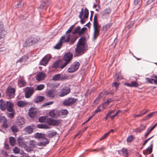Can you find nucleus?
Wrapping results in <instances>:
<instances>
[{
  "label": "nucleus",
  "instance_id": "4c0bfd02",
  "mask_svg": "<svg viewBox=\"0 0 157 157\" xmlns=\"http://www.w3.org/2000/svg\"><path fill=\"white\" fill-rule=\"evenodd\" d=\"M109 135V132H107L105 133L104 135H103L102 137L100 138L99 140H97L96 142L94 144V145H95L96 143L97 142H99L100 141H101V140H103L105 139L108 135Z\"/></svg>",
  "mask_w": 157,
  "mask_h": 157
},
{
  "label": "nucleus",
  "instance_id": "6e6d98bb",
  "mask_svg": "<svg viewBox=\"0 0 157 157\" xmlns=\"http://www.w3.org/2000/svg\"><path fill=\"white\" fill-rule=\"evenodd\" d=\"M122 151L123 154L124 155L125 157L128 156L127 151L125 148H123L122 149Z\"/></svg>",
  "mask_w": 157,
  "mask_h": 157
},
{
  "label": "nucleus",
  "instance_id": "a18cd8bd",
  "mask_svg": "<svg viewBox=\"0 0 157 157\" xmlns=\"http://www.w3.org/2000/svg\"><path fill=\"white\" fill-rule=\"evenodd\" d=\"M93 28H100V26L99 25L98 22L97 21H94L93 22Z\"/></svg>",
  "mask_w": 157,
  "mask_h": 157
},
{
  "label": "nucleus",
  "instance_id": "de8ad7c7",
  "mask_svg": "<svg viewBox=\"0 0 157 157\" xmlns=\"http://www.w3.org/2000/svg\"><path fill=\"white\" fill-rule=\"evenodd\" d=\"M111 25V24H108L103 27V29L104 30L106 31L109 29Z\"/></svg>",
  "mask_w": 157,
  "mask_h": 157
},
{
  "label": "nucleus",
  "instance_id": "e433bc0d",
  "mask_svg": "<svg viewBox=\"0 0 157 157\" xmlns=\"http://www.w3.org/2000/svg\"><path fill=\"white\" fill-rule=\"evenodd\" d=\"M9 142L10 145L12 146L14 145L16 143V140L13 137H10L9 138Z\"/></svg>",
  "mask_w": 157,
  "mask_h": 157
},
{
  "label": "nucleus",
  "instance_id": "c9c22d12",
  "mask_svg": "<svg viewBox=\"0 0 157 157\" xmlns=\"http://www.w3.org/2000/svg\"><path fill=\"white\" fill-rule=\"evenodd\" d=\"M29 143L30 147H35L37 145L36 142L33 140H30Z\"/></svg>",
  "mask_w": 157,
  "mask_h": 157
},
{
  "label": "nucleus",
  "instance_id": "58836bf2",
  "mask_svg": "<svg viewBox=\"0 0 157 157\" xmlns=\"http://www.w3.org/2000/svg\"><path fill=\"white\" fill-rule=\"evenodd\" d=\"M11 129L13 133L17 132L18 131V129L17 126L15 125H13L11 127Z\"/></svg>",
  "mask_w": 157,
  "mask_h": 157
},
{
  "label": "nucleus",
  "instance_id": "473e14b6",
  "mask_svg": "<svg viewBox=\"0 0 157 157\" xmlns=\"http://www.w3.org/2000/svg\"><path fill=\"white\" fill-rule=\"evenodd\" d=\"M7 106L6 108V109L9 112H12L13 111V109L12 106H13V104L10 102H7Z\"/></svg>",
  "mask_w": 157,
  "mask_h": 157
},
{
  "label": "nucleus",
  "instance_id": "ddd939ff",
  "mask_svg": "<svg viewBox=\"0 0 157 157\" xmlns=\"http://www.w3.org/2000/svg\"><path fill=\"white\" fill-rule=\"evenodd\" d=\"M53 67L56 68H59L61 69H63L65 66H63V63L60 60L56 61L54 63L53 65Z\"/></svg>",
  "mask_w": 157,
  "mask_h": 157
},
{
  "label": "nucleus",
  "instance_id": "f704fd0d",
  "mask_svg": "<svg viewBox=\"0 0 157 157\" xmlns=\"http://www.w3.org/2000/svg\"><path fill=\"white\" fill-rule=\"evenodd\" d=\"M37 127L40 128L48 129L50 127L47 124H39L37 125Z\"/></svg>",
  "mask_w": 157,
  "mask_h": 157
},
{
  "label": "nucleus",
  "instance_id": "680f3d73",
  "mask_svg": "<svg viewBox=\"0 0 157 157\" xmlns=\"http://www.w3.org/2000/svg\"><path fill=\"white\" fill-rule=\"evenodd\" d=\"M101 106H99L98 107L97 109L95 111V113H97L101 111Z\"/></svg>",
  "mask_w": 157,
  "mask_h": 157
},
{
  "label": "nucleus",
  "instance_id": "e2e57ef3",
  "mask_svg": "<svg viewBox=\"0 0 157 157\" xmlns=\"http://www.w3.org/2000/svg\"><path fill=\"white\" fill-rule=\"evenodd\" d=\"M119 84H118L117 82H114L112 84V86H113L115 87L116 88V89H117V88L119 86Z\"/></svg>",
  "mask_w": 157,
  "mask_h": 157
},
{
  "label": "nucleus",
  "instance_id": "7ed1b4c3",
  "mask_svg": "<svg viewBox=\"0 0 157 157\" xmlns=\"http://www.w3.org/2000/svg\"><path fill=\"white\" fill-rule=\"evenodd\" d=\"M73 55L72 53L70 52L66 53L63 57V60L64 61L63 63V66L66 67L72 60Z\"/></svg>",
  "mask_w": 157,
  "mask_h": 157
},
{
  "label": "nucleus",
  "instance_id": "0e129e2a",
  "mask_svg": "<svg viewBox=\"0 0 157 157\" xmlns=\"http://www.w3.org/2000/svg\"><path fill=\"white\" fill-rule=\"evenodd\" d=\"M113 101V100L111 98H109L107 99V101H105L104 103V104H109Z\"/></svg>",
  "mask_w": 157,
  "mask_h": 157
},
{
  "label": "nucleus",
  "instance_id": "2eb2a0df",
  "mask_svg": "<svg viewBox=\"0 0 157 157\" xmlns=\"http://www.w3.org/2000/svg\"><path fill=\"white\" fill-rule=\"evenodd\" d=\"M17 141L19 146L24 148L26 147L27 142L25 141L22 138L19 137L17 139Z\"/></svg>",
  "mask_w": 157,
  "mask_h": 157
},
{
  "label": "nucleus",
  "instance_id": "c85d7f7f",
  "mask_svg": "<svg viewBox=\"0 0 157 157\" xmlns=\"http://www.w3.org/2000/svg\"><path fill=\"white\" fill-rule=\"evenodd\" d=\"M44 99V97L42 96H38L34 100L35 102L38 103L41 102Z\"/></svg>",
  "mask_w": 157,
  "mask_h": 157
},
{
  "label": "nucleus",
  "instance_id": "2f4dec72",
  "mask_svg": "<svg viewBox=\"0 0 157 157\" xmlns=\"http://www.w3.org/2000/svg\"><path fill=\"white\" fill-rule=\"evenodd\" d=\"M146 127V125H141L139 128H137L135 132H140L143 131L145 130Z\"/></svg>",
  "mask_w": 157,
  "mask_h": 157
},
{
  "label": "nucleus",
  "instance_id": "ea45409f",
  "mask_svg": "<svg viewBox=\"0 0 157 157\" xmlns=\"http://www.w3.org/2000/svg\"><path fill=\"white\" fill-rule=\"evenodd\" d=\"M144 111V110H143L142 111H141L140 114H134L133 115L135 117H141L145 114L148 111H147L143 112Z\"/></svg>",
  "mask_w": 157,
  "mask_h": 157
},
{
  "label": "nucleus",
  "instance_id": "4468645a",
  "mask_svg": "<svg viewBox=\"0 0 157 157\" xmlns=\"http://www.w3.org/2000/svg\"><path fill=\"white\" fill-rule=\"evenodd\" d=\"M50 3L47 1L43 2L41 3L40 6L39 7V10L40 11H42L46 9L48 6L50 5Z\"/></svg>",
  "mask_w": 157,
  "mask_h": 157
},
{
  "label": "nucleus",
  "instance_id": "9b49d317",
  "mask_svg": "<svg viewBox=\"0 0 157 157\" xmlns=\"http://www.w3.org/2000/svg\"><path fill=\"white\" fill-rule=\"evenodd\" d=\"M59 110L57 109H52L48 113L49 116L54 118H57L59 117Z\"/></svg>",
  "mask_w": 157,
  "mask_h": 157
},
{
  "label": "nucleus",
  "instance_id": "774afa93",
  "mask_svg": "<svg viewBox=\"0 0 157 157\" xmlns=\"http://www.w3.org/2000/svg\"><path fill=\"white\" fill-rule=\"evenodd\" d=\"M4 148L6 150H8L9 149V145L7 143L4 144Z\"/></svg>",
  "mask_w": 157,
  "mask_h": 157
},
{
  "label": "nucleus",
  "instance_id": "a19ab883",
  "mask_svg": "<svg viewBox=\"0 0 157 157\" xmlns=\"http://www.w3.org/2000/svg\"><path fill=\"white\" fill-rule=\"evenodd\" d=\"M156 113V112H153L147 115L145 117V118L144 119L145 120H147L150 119L152 116H154Z\"/></svg>",
  "mask_w": 157,
  "mask_h": 157
},
{
  "label": "nucleus",
  "instance_id": "c756f323",
  "mask_svg": "<svg viewBox=\"0 0 157 157\" xmlns=\"http://www.w3.org/2000/svg\"><path fill=\"white\" fill-rule=\"evenodd\" d=\"M111 10L110 8H107L105 9L101 13V14L102 16H105L109 14L111 12Z\"/></svg>",
  "mask_w": 157,
  "mask_h": 157
},
{
  "label": "nucleus",
  "instance_id": "72a5a7b5",
  "mask_svg": "<svg viewBox=\"0 0 157 157\" xmlns=\"http://www.w3.org/2000/svg\"><path fill=\"white\" fill-rule=\"evenodd\" d=\"M34 136L35 138L40 139H42L43 138H44V137H45V136L44 134L38 132L36 133L34 135Z\"/></svg>",
  "mask_w": 157,
  "mask_h": 157
},
{
  "label": "nucleus",
  "instance_id": "f8f14e48",
  "mask_svg": "<svg viewBox=\"0 0 157 157\" xmlns=\"http://www.w3.org/2000/svg\"><path fill=\"white\" fill-rule=\"evenodd\" d=\"M51 56L50 55H47L44 57L40 62V64L41 65L45 66L48 63Z\"/></svg>",
  "mask_w": 157,
  "mask_h": 157
},
{
  "label": "nucleus",
  "instance_id": "6ab92c4d",
  "mask_svg": "<svg viewBox=\"0 0 157 157\" xmlns=\"http://www.w3.org/2000/svg\"><path fill=\"white\" fill-rule=\"evenodd\" d=\"M33 126H28L24 129L23 131L25 134H29L33 132Z\"/></svg>",
  "mask_w": 157,
  "mask_h": 157
},
{
  "label": "nucleus",
  "instance_id": "9d476101",
  "mask_svg": "<svg viewBox=\"0 0 157 157\" xmlns=\"http://www.w3.org/2000/svg\"><path fill=\"white\" fill-rule=\"evenodd\" d=\"M71 91L70 88L67 86L64 87L60 92L59 96L60 97H63L68 94Z\"/></svg>",
  "mask_w": 157,
  "mask_h": 157
},
{
  "label": "nucleus",
  "instance_id": "4d7b16f0",
  "mask_svg": "<svg viewBox=\"0 0 157 157\" xmlns=\"http://www.w3.org/2000/svg\"><path fill=\"white\" fill-rule=\"evenodd\" d=\"M121 112H122L121 110H118L113 115L111 116V119H113L115 117L117 116Z\"/></svg>",
  "mask_w": 157,
  "mask_h": 157
},
{
  "label": "nucleus",
  "instance_id": "13d9d810",
  "mask_svg": "<svg viewBox=\"0 0 157 157\" xmlns=\"http://www.w3.org/2000/svg\"><path fill=\"white\" fill-rule=\"evenodd\" d=\"M75 29L77 32V33L81 35L80 33V30H81V28L79 26H77L75 28Z\"/></svg>",
  "mask_w": 157,
  "mask_h": 157
},
{
  "label": "nucleus",
  "instance_id": "f257e3e1",
  "mask_svg": "<svg viewBox=\"0 0 157 157\" xmlns=\"http://www.w3.org/2000/svg\"><path fill=\"white\" fill-rule=\"evenodd\" d=\"M86 39L85 37H81L79 40L75 49V52L77 56L80 55V53H82L86 50Z\"/></svg>",
  "mask_w": 157,
  "mask_h": 157
},
{
  "label": "nucleus",
  "instance_id": "cd10ccee",
  "mask_svg": "<svg viewBox=\"0 0 157 157\" xmlns=\"http://www.w3.org/2000/svg\"><path fill=\"white\" fill-rule=\"evenodd\" d=\"M47 134L48 136L50 138H52L56 135L57 132L56 131L52 130L48 131Z\"/></svg>",
  "mask_w": 157,
  "mask_h": 157
},
{
  "label": "nucleus",
  "instance_id": "5fc2aeb1",
  "mask_svg": "<svg viewBox=\"0 0 157 157\" xmlns=\"http://www.w3.org/2000/svg\"><path fill=\"white\" fill-rule=\"evenodd\" d=\"M131 87H136L138 86V84L136 81L132 82L131 83Z\"/></svg>",
  "mask_w": 157,
  "mask_h": 157
},
{
  "label": "nucleus",
  "instance_id": "0eeeda50",
  "mask_svg": "<svg viewBox=\"0 0 157 157\" xmlns=\"http://www.w3.org/2000/svg\"><path fill=\"white\" fill-rule=\"evenodd\" d=\"M77 100L74 98H68L64 100L63 102V105L64 106H68L75 103Z\"/></svg>",
  "mask_w": 157,
  "mask_h": 157
},
{
  "label": "nucleus",
  "instance_id": "09e8293b",
  "mask_svg": "<svg viewBox=\"0 0 157 157\" xmlns=\"http://www.w3.org/2000/svg\"><path fill=\"white\" fill-rule=\"evenodd\" d=\"M153 129L151 127V128H148L147 129V132H146L144 136L145 137H147L148 136L149 133L151 132Z\"/></svg>",
  "mask_w": 157,
  "mask_h": 157
},
{
  "label": "nucleus",
  "instance_id": "412c9836",
  "mask_svg": "<svg viewBox=\"0 0 157 157\" xmlns=\"http://www.w3.org/2000/svg\"><path fill=\"white\" fill-rule=\"evenodd\" d=\"M94 30L93 39L95 40L99 35L100 28H94Z\"/></svg>",
  "mask_w": 157,
  "mask_h": 157
},
{
  "label": "nucleus",
  "instance_id": "f3484780",
  "mask_svg": "<svg viewBox=\"0 0 157 157\" xmlns=\"http://www.w3.org/2000/svg\"><path fill=\"white\" fill-rule=\"evenodd\" d=\"M9 102V101H4L2 99H1L0 100V108L1 110L2 111H5L6 109V108L8 105L7 102Z\"/></svg>",
  "mask_w": 157,
  "mask_h": 157
},
{
  "label": "nucleus",
  "instance_id": "4be33fe9",
  "mask_svg": "<svg viewBox=\"0 0 157 157\" xmlns=\"http://www.w3.org/2000/svg\"><path fill=\"white\" fill-rule=\"evenodd\" d=\"M46 95L47 97L52 98L55 97V93L54 90H50L46 93Z\"/></svg>",
  "mask_w": 157,
  "mask_h": 157
},
{
  "label": "nucleus",
  "instance_id": "5701e85b",
  "mask_svg": "<svg viewBox=\"0 0 157 157\" xmlns=\"http://www.w3.org/2000/svg\"><path fill=\"white\" fill-rule=\"evenodd\" d=\"M26 83V82L23 78L19 79L18 81V86L20 87L25 86Z\"/></svg>",
  "mask_w": 157,
  "mask_h": 157
},
{
  "label": "nucleus",
  "instance_id": "1a4fd4ad",
  "mask_svg": "<svg viewBox=\"0 0 157 157\" xmlns=\"http://www.w3.org/2000/svg\"><path fill=\"white\" fill-rule=\"evenodd\" d=\"M25 90V96L26 98L30 97L34 92V88L32 87H26Z\"/></svg>",
  "mask_w": 157,
  "mask_h": 157
},
{
  "label": "nucleus",
  "instance_id": "052dcab7",
  "mask_svg": "<svg viewBox=\"0 0 157 157\" xmlns=\"http://www.w3.org/2000/svg\"><path fill=\"white\" fill-rule=\"evenodd\" d=\"M53 103V101H50L49 102H47L44 104L43 105V106H46L47 105H51Z\"/></svg>",
  "mask_w": 157,
  "mask_h": 157
},
{
  "label": "nucleus",
  "instance_id": "8fccbe9b",
  "mask_svg": "<svg viewBox=\"0 0 157 157\" xmlns=\"http://www.w3.org/2000/svg\"><path fill=\"white\" fill-rule=\"evenodd\" d=\"M13 152L16 154H18L20 152V149L17 147H15L13 149Z\"/></svg>",
  "mask_w": 157,
  "mask_h": 157
},
{
  "label": "nucleus",
  "instance_id": "423d86ee",
  "mask_svg": "<svg viewBox=\"0 0 157 157\" xmlns=\"http://www.w3.org/2000/svg\"><path fill=\"white\" fill-rule=\"evenodd\" d=\"M61 120H55L51 118H48L47 119V122L48 125L53 126H58L61 123Z\"/></svg>",
  "mask_w": 157,
  "mask_h": 157
},
{
  "label": "nucleus",
  "instance_id": "603ef678",
  "mask_svg": "<svg viewBox=\"0 0 157 157\" xmlns=\"http://www.w3.org/2000/svg\"><path fill=\"white\" fill-rule=\"evenodd\" d=\"M133 139V136L132 135H130L127 138V141L128 142H131Z\"/></svg>",
  "mask_w": 157,
  "mask_h": 157
},
{
  "label": "nucleus",
  "instance_id": "20e7f679",
  "mask_svg": "<svg viewBox=\"0 0 157 157\" xmlns=\"http://www.w3.org/2000/svg\"><path fill=\"white\" fill-rule=\"evenodd\" d=\"M68 79V76L64 74H58L55 75L52 77V79L55 81H63Z\"/></svg>",
  "mask_w": 157,
  "mask_h": 157
},
{
  "label": "nucleus",
  "instance_id": "79ce46f5",
  "mask_svg": "<svg viewBox=\"0 0 157 157\" xmlns=\"http://www.w3.org/2000/svg\"><path fill=\"white\" fill-rule=\"evenodd\" d=\"M6 33V32L3 29L0 31V39H2L4 37Z\"/></svg>",
  "mask_w": 157,
  "mask_h": 157
},
{
  "label": "nucleus",
  "instance_id": "49530a36",
  "mask_svg": "<svg viewBox=\"0 0 157 157\" xmlns=\"http://www.w3.org/2000/svg\"><path fill=\"white\" fill-rule=\"evenodd\" d=\"M44 87V85L43 84H40L36 86V89L37 90H41Z\"/></svg>",
  "mask_w": 157,
  "mask_h": 157
},
{
  "label": "nucleus",
  "instance_id": "aec40b11",
  "mask_svg": "<svg viewBox=\"0 0 157 157\" xmlns=\"http://www.w3.org/2000/svg\"><path fill=\"white\" fill-rule=\"evenodd\" d=\"M45 76L44 73L40 72L37 74L36 76V78L37 81H40L44 80Z\"/></svg>",
  "mask_w": 157,
  "mask_h": 157
},
{
  "label": "nucleus",
  "instance_id": "69168bd1",
  "mask_svg": "<svg viewBox=\"0 0 157 157\" xmlns=\"http://www.w3.org/2000/svg\"><path fill=\"white\" fill-rule=\"evenodd\" d=\"M83 8H82L81 9V10L80 12V14L79 15L78 17L80 18H82V17L83 14Z\"/></svg>",
  "mask_w": 157,
  "mask_h": 157
},
{
  "label": "nucleus",
  "instance_id": "a211bd4d",
  "mask_svg": "<svg viewBox=\"0 0 157 157\" xmlns=\"http://www.w3.org/2000/svg\"><path fill=\"white\" fill-rule=\"evenodd\" d=\"M36 109L34 108H32L29 110V115L30 117L34 118L36 116Z\"/></svg>",
  "mask_w": 157,
  "mask_h": 157
},
{
  "label": "nucleus",
  "instance_id": "7c9ffc66",
  "mask_svg": "<svg viewBox=\"0 0 157 157\" xmlns=\"http://www.w3.org/2000/svg\"><path fill=\"white\" fill-rule=\"evenodd\" d=\"M28 104V103L25 101H18L17 105L19 107H22L25 106Z\"/></svg>",
  "mask_w": 157,
  "mask_h": 157
},
{
  "label": "nucleus",
  "instance_id": "dca6fc26",
  "mask_svg": "<svg viewBox=\"0 0 157 157\" xmlns=\"http://www.w3.org/2000/svg\"><path fill=\"white\" fill-rule=\"evenodd\" d=\"M15 122L18 126L21 127V125L25 124L24 119L23 117H18Z\"/></svg>",
  "mask_w": 157,
  "mask_h": 157
},
{
  "label": "nucleus",
  "instance_id": "f03ea898",
  "mask_svg": "<svg viewBox=\"0 0 157 157\" xmlns=\"http://www.w3.org/2000/svg\"><path fill=\"white\" fill-rule=\"evenodd\" d=\"M40 40L39 37L38 36H31L27 37L24 44L25 47H28L36 44Z\"/></svg>",
  "mask_w": 157,
  "mask_h": 157
},
{
  "label": "nucleus",
  "instance_id": "338daca9",
  "mask_svg": "<svg viewBox=\"0 0 157 157\" xmlns=\"http://www.w3.org/2000/svg\"><path fill=\"white\" fill-rule=\"evenodd\" d=\"M74 26V25H73L71 26L68 29L67 31L66 32V34H67V33H70L71 32L72 29L73 27Z\"/></svg>",
  "mask_w": 157,
  "mask_h": 157
},
{
  "label": "nucleus",
  "instance_id": "39448f33",
  "mask_svg": "<svg viewBox=\"0 0 157 157\" xmlns=\"http://www.w3.org/2000/svg\"><path fill=\"white\" fill-rule=\"evenodd\" d=\"M79 63L78 62H74L68 68V71L70 73L75 72L79 68Z\"/></svg>",
  "mask_w": 157,
  "mask_h": 157
},
{
  "label": "nucleus",
  "instance_id": "c03bdc74",
  "mask_svg": "<svg viewBox=\"0 0 157 157\" xmlns=\"http://www.w3.org/2000/svg\"><path fill=\"white\" fill-rule=\"evenodd\" d=\"M84 17L85 18H87L89 15V11L86 8L84 10Z\"/></svg>",
  "mask_w": 157,
  "mask_h": 157
},
{
  "label": "nucleus",
  "instance_id": "bf43d9fd",
  "mask_svg": "<svg viewBox=\"0 0 157 157\" xmlns=\"http://www.w3.org/2000/svg\"><path fill=\"white\" fill-rule=\"evenodd\" d=\"M14 112H13L10 113H9L8 114V116L9 118H13L14 117Z\"/></svg>",
  "mask_w": 157,
  "mask_h": 157
},
{
  "label": "nucleus",
  "instance_id": "a878e982",
  "mask_svg": "<svg viewBox=\"0 0 157 157\" xmlns=\"http://www.w3.org/2000/svg\"><path fill=\"white\" fill-rule=\"evenodd\" d=\"M63 37L62 38H60L58 43L54 47V48L56 49H59L61 48L62 46V40Z\"/></svg>",
  "mask_w": 157,
  "mask_h": 157
},
{
  "label": "nucleus",
  "instance_id": "bb28decb",
  "mask_svg": "<svg viewBox=\"0 0 157 157\" xmlns=\"http://www.w3.org/2000/svg\"><path fill=\"white\" fill-rule=\"evenodd\" d=\"M63 37L62 40H63L65 42H68L70 40L71 36L70 34H67L62 36L61 38H62Z\"/></svg>",
  "mask_w": 157,
  "mask_h": 157
},
{
  "label": "nucleus",
  "instance_id": "3c124183",
  "mask_svg": "<svg viewBox=\"0 0 157 157\" xmlns=\"http://www.w3.org/2000/svg\"><path fill=\"white\" fill-rule=\"evenodd\" d=\"M38 120L39 122L43 123L46 120V117L44 116L40 117L39 118Z\"/></svg>",
  "mask_w": 157,
  "mask_h": 157
},
{
  "label": "nucleus",
  "instance_id": "37998d69",
  "mask_svg": "<svg viewBox=\"0 0 157 157\" xmlns=\"http://www.w3.org/2000/svg\"><path fill=\"white\" fill-rule=\"evenodd\" d=\"M103 94V92H102L100 94L98 97L97 98L95 101H94V102L96 104H97L98 103L99 101L100 100V99H101V98L102 97V95H101Z\"/></svg>",
  "mask_w": 157,
  "mask_h": 157
},
{
  "label": "nucleus",
  "instance_id": "393cba45",
  "mask_svg": "<svg viewBox=\"0 0 157 157\" xmlns=\"http://www.w3.org/2000/svg\"><path fill=\"white\" fill-rule=\"evenodd\" d=\"M59 117H63L67 115L68 113V112L67 110L61 109L60 110H59Z\"/></svg>",
  "mask_w": 157,
  "mask_h": 157
},
{
  "label": "nucleus",
  "instance_id": "864d4df0",
  "mask_svg": "<svg viewBox=\"0 0 157 157\" xmlns=\"http://www.w3.org/2000/svg\"><path fill=\"white\" fill-rule=\"evenodd\" d=\"M153 144H151L150 147H148L146 149L147 151H149V154H150L152 151Z\"/></svg>",
  "mask_w": 157,
  "mask_h": 157
},
{
  "label": "nucleus",
  "instance_id": "6e6552de",
  "mask_svg": "<svg viewBox=\"0 0 157 157\" xmlns=\"http://www.w3.org/2000/svg\"><path fill=\"white\" fill-rule=\"evenodd\" d=\"M15 90L11 87H8L6 92V94L10 99L13 98L15 96Z\"/></svg>",
  "mask_w": 157,
  "mask_h": 157
},
{
  "label": "nucleus",
  "instance_id": "b1692460",
  "mask_svg": "<svg viewBox=\"0 0 157 157\" xmlns=\"http://www.w3.org/2000/svg\"><path fill=\"white\" fill-rule=\"evenodd\" d=\"M43 141L40 142L39 144V145L40 146H45L49 143V141L45 137L42 139Z\"/></svg>",
  "mask_w": 157,
  "mask_h": 157
}]
</instances>
